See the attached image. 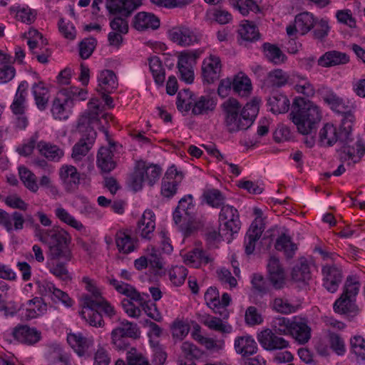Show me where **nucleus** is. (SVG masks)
Returning <instances> with one entry per match:
<instances>
[{
	"mask_svg": "<svg viewBox=\"0 0 365 365\" xmlns=\"http://www.w3.org/2000/svg\"><path fill=\"white\" fill-rule=\"evenodd\" d=\"M260 101L254 98L247 103L242 110L237 100L230 98L222 104L225 114V123L230 133L247 130L253 123L259 112Z\"/></svg>",
	"mask_w": 365,
	"mask_h": 365,
	"instance_id": "f257e3e1",
	"label": "nucleus"
},
{
	"mask_svg": "<svg viewBox=\"0 0 365 365\" xmlns=\"http://www.w3.org/2000/svg\"><path fill=\"white\" fill-rule=\"evenodd\" d=\"M36 236L41 242L48 245V258L63 259V260L72 259L73 254L70 247L71 236L65 230L60 227L43 230L38 226Z\"/></svg>",
	"mask_w": 365,
	"mask_h": 365,
	"instance_id": "f03ea898",
	"label": "nucleus"
},
{
	"mask_svg": "<svg viewBox=\"0 0 365 365\" xmlns=\"http://www.w3.org/2000/svg\"><path fill=\"white\" fill-rule=\"evenodd\" d=\"M289 115L298 131L302 135L310 133L322 118L319 108L301 97L294 100Z\"/></svg>",
	"mask_w": 365,
	"mask_h": 365,
	"instance_id": "7ed1b4c3",
	"label": "nucleus"
},
{
	"mask_svg": "<svg viewBox=\"0 0 365 365\" xmlns=\"http://www.w3.org/2000/svg\"><path fill=\"white\" fill-rule=\"evenodd\" d=\"M352 130H345L342 128V123L337 129L334 125L327 123L320 130L319 134V143L322 146H332L339 142L341 144L343 151L341 155V160H352L356 163L355 148L351 146L350 143L353 141Z\"/></svg>",
	"mask_w": 365,
	"mask_h": 365,
	"instance_id": "20e7f679",
	"label": "nucleus"
},
{
	"mask_svg": "<svg viewBox=\"0 0 365 365\" xmlns=\"http://www.w3.org/2000/svg\"><path fill=\"white\" fill-rule=\"evenodd\" d=\"M161 173L162 168L159 165L143 160L138 161L130 178L131 187L138 191L143 187V182L153 186L158 181Z\"/></svg>",
	"mask_w": 365,
	"mask_h": 365,
	"instance_id": "39448f33",
	"label": "nucleus"
},
{
	"mask_svg": "<svg viewBox=\"0 0 365 365\" xmlns=\"http://www.w3.org/2000/svg\"><path fill=\"white\" fill-rule=\"evenodd\" d=\"M359 291V283L353 277H347L341 295L334 304V312L341 314H356L355 298Z\"/></svg>",
	"mask_w": 365,
	"mask_h": 365,
	"instance_id": "423d86ee",
	"label": "nucleus"
},
{
	"mask_svg": "<svg viewBox=\"0 0 365 365\" xmlns=\"http://www.w3.org/2000/svg\"><path fill=\"white\" fill-rule=\"evenodd\" d=\"M220 235L232 236L241 227L240 215L233 206L225 205L221 207L219 215Z\"/></svg>",
	"mask_w": 365,
	"mask_h": 365,
	"instance_id": "0eeeda50",
	"label": "nucleus"
},
{
	"mask_svg": "<svg viewBox=\"0 0 365 365\" xmlns=\"http://www.w3.org/2000/svg\"><path fill=\"white\" fill-rule=\"evenodd\" d=\"M324 100L333 110L343 115L341 120L342 128L345 130H352L354 120V115L352 113L354 106L333 93L324 96Z\"/></svg>",
	"mask_w": 365,
	"mask_h": 365,
	"instance_id": "6e6552de",
	"label": "nucleus"
},
{
	"mask_svg": "<svg viewBox=\"0 0 365 365\" xmlns=\"http://www.w3.org/2000/svg\"><path fill=\"white\" fill-rule=\"evenodd\" d=\"M199 50L186 51L181 52L178 56V68L181 81L187 83H192L194 81L193 66L201 55Z\"/></svg>",
	"mask_w": 365,
	"mask_h": 365,
	"instance_id": "1a4fd4ad",
	"label": "nucleus"
},
{
	"mask_svg": "<svg viewBox=\"0 0 365 365\" xmlns=\"http://www.w3.org/2000/svg\"><path fill=\"white\" fill-rule=\"evenodd\" d=\"M257 339L261 346L269 351L285 349L290 346L289 341L268 328L259 332Z\"/></svg>",
	"mask_w": 365,
	"mask_h": 365,
	"instance_id": "9d476101",
	"label": "nucleus"
},
{
	"mask_svg": "<svg viewBox=\"0 0 365 365\" xmlns=\"http://www.w3.org/2000/svg\"><path fill=\"white\" fill-rule=\"evenodd\" d=\"M67 341L78 356L84 359L91 356L94 346L92 336L86 337L81 332L68 334Z\"/></svg>",
	"mask_w": 365,
	"mask_h": 365,
	"instance_id": "9b49d317",
	"label": "nucleus"
},
{
	"mask_svg": "<svg viewBox=\"0 0 365 365\" xmlns=\"http://www.w3.org/2000/svg\"><path fill=\"white\" fill-rule=\"evenodd\" d=\"M183 177L182 173L178 171L175 166L170 167L162 180L161 195L167 198L173 197L177 193Z\"/></svg>",
	"mask_w": 365,
	"mask_h": 365,
	"instance_id": "f8f14e48",
	"label": "nucleus"
},
{
	"mask_svg": "<svg viewBox=\"0 0 365 365\" xmlns=\"http://www.w3.org/2000/svg\"><path fill=\"white\" fill-rule=\"evenodd\" d=\"M170 40L182 46H189L200 41V36L191 28L186 26H178L169 31Z\"/></svg>",
	"mask_w": 365,
	"mask_h": 365,
	"instance_id": "ddd939ff",
	"label": "nucleus"
},
{
	"mask_svg": "<svg viewBox=\"0 0 365 365\" xmlns=\"http://www.w3.org/2000/svg\"><path fill=\"white\" fill-rule=\"evenodd\" d=\"M155 229V215L150 210H145L138 220L135 229L136 238L150 240L154 236Z\"/></svg>",
	"mask_w": 365,
	"mask_h": 365,
	"instance_id": "4468645a",
	"label": "nucleus"
},
{
	"mask_svg": "<svg viewBox=\"0 0 365 365\" xmlns=\"http://www.w3.org/2000/svg\"><path fill=\"white\" fill-rule=\"evenodd\" d=\"M128 17L116 15L110 20V26L113 31L110 32L108 36V40L110 46L119 48L123 42L122 35L128 31V22L127 21Z\"/></svg>",
	"mask_w": 365,
	"mask_h": 365,
	"instance_id": "2eb2a0df",
	"label": "nucleus"
},
{
	"mask_svg": "<svg viewBox=\"0 0 365 365\" xmlns=\"http://www.w3.org/2000/svg\"><path fill=\"white\" fill-rule=\"evenodd\" d=\"M222 71V63L219 56L210 54L205 58L202 64V76L208 84L219 80Z\"/></svg>",
	"mask_w": 365,
	"mask_h": 365,
	"instance_id": "dca6fc26",
	"label": "nucleus"
},
{
	"mask_svg": "<svg viewBox=\"0 0 365 365\" xmlns=\"http://www.w3.org/2000/svg\"><path fill=\"white\" fill-rule=\"evenodd\" d=\"M323 285L331 293H334L341 282L343 275L340 267L326 264L322 267Z\"/></svg>",
	"mask_w": 365,
	"mask_h": 365,
	"instance_id": "f3484780",
	"label": "nucleus"
},
{
	"mask_svg": "<svg viewBox=\"0 0 365 365\" xmlns=\"http://www.w3.org/2000/svg\"><path fill=\"white\" fill-rule=\"evenodd\" d=\"M11 335L16 341L27 345L35 344L41 338V331L35 327L20 324L13 328Z\"/></svg>",
	"mask_w": 365,
	"mask_h": 365,
	"instance_id": "a211bd4d",
	"label": "nucleus"
},
{
	"mask_svg": "<svg viewBox=\"0 0 365 365\" xmlns=\"http://www.w3.org/2000/svg\"><path fill=\"white\" fill-rule=\"evenodd\" d=\"M72 108L71 101L62 93L58 92L52 102L51 111L55 119L65 120L69 118Z\"/></svg>",
	"mask_w": 365,
	"mask_h": 365,
	"instance_id": "6ab92c4d",
	"label": "nucleus"
},
{
	"mask_svg": "<svg viewBox=\"0 0 365 365\" xmlns=\"http://www.w3.org/2000/svg\"><path fill=\"white\" fill-rule=\"evenodd\" d=\"M267 271L270 283L275 289H281L284 284V272L277 257L274 256L269 257Z\"/></svg>",
	"mask_w": 365,
	"mask_h": 365,
	"instance_id": "aec40b11",
	"label": "nucleus"
},
{
	"mask_svg": "<svg viewBox=\"0 0 365 365\" xmlns=\"http://www.w3.org/2000/svg\"><path fill=\"white\" fill-rule=\"evenodd\" d=\"M106 6L113 16H130L138 5L133 0H106Z\"/></svg>",
	"mask_w": 365,
	"mask_h": 365,
	"instance_id": "412c9836",
	"label": "nucleus"
},
{
	"mask_svg": "<svg viewBox=\"0 0 365 365\" xmlns=\"http://www.w3.org/2000/svg\"><path fill=\"white\" fill-rule=\"evenodd\" d=\"M264 227L260 222L255 220L252 222L245 237V251L247 255H252L255 250L257 242L260 238Z\"/></svg>",
	"mask_w": 365,
	"mask_h": 365,
	"instance_id": "4be33fe9",
	"label": "nucleus"
},
{
	"mask_svg": "<svg viewBox=\"0 0 365 365\" xmlns=\"http://www.w3.org/2000/svg\"><path fill=\"white\" fill-rule=\"evenodd\" d=\"M24 222L21 213L16 211L9 214L0 209V225L4 226L7 232H11L14 229L16 230H22Z\"/></svg>",
	"mask_w": 365,
	"mask_h": 365,
	"instance_id": "5701e85b",
	"label": "nucleus"
},
{
	"mask_svg": "<svg viewBox=\"0 0 365 365\" xmlns=\"http://www.w3.org/2000/svg\"><path fill=\"white\" fill-rule=\"evenodd\" d=\"M349 61V57L346 53L338 51H329L324 53L317 61L319 66L329 68L346 64Z\"/></svg>",
	"mask_w": 365,
	"mask_h": 365,
	"instance_id": "b1692460",
	"label": "nucleus"
},
{
	"mask_svg": "<svg viewBox=\"0 0 365 365\" xmlns=\"http://www.w3.org/2000/svg\"><path fill=\"white\" fill-rule=\"evenodd\" d=\"M289 335L300 344L307 343L311 337V328L308 326L307 321L305 319L297 320L294 317Z\"/></svg>",
	"mask_w": 365,
	"mask_h": 365,
	"instance_id": "393cba45",
	"label": "nucleus"
},
{
	"mask_svg": "<svg viewBox=\"0 0 365 365\" xmlns=\"http://www.w3.org/2000/svg\"><path fill=\"white\" fill-rule=\"evenodd\" d=\"M135 29L138 31L146 29H157L160 26V20L153 14L147 12H139L133 21Z\"/></svg>",
	"mask_w": 365,
	"mask_h": 365,
	"instance_id": "a878e982",
	"label": "nucleus"
},
{
	"mask_svg": "<svg viewBox=\"0 0 365 365\" xmlns=\"http://www.w3.org/2000/svg\"><path fill=\"white\" fill-rule=\"evenodd\" d=\"M108 282L118 293L126 296L130 300H133L136 302L143 300V295L145 294H140L132 285L128 283L119 282L113 277H108Z\"/></svg>",
	"mask_w": 365,
	"mask_h": 365,
	"instance_id": "bb28decb",
	"label": "nucleus"
},
{
	"mask_svg": "<svg viewBox=\"0 0 365 365\" xmlns=\"http://www.w3.org/2000/svg\"><path fill=\"white\" fill-rule=\"evenodd\" d=\"M28 83L22 81L18 86L10 108L14 115L24 114L26 110Z\"/></svg>",
	"mask_w": 365,
	"mask_h": 365,
	"instance_id": "cd10ccee",
	"label": "nucleus"
},
{
	"mask_svg": "<svg viewBox=\"0 0 365 365\" xmlns=\"http://www.w3.org/2000/svg\"><path fill=\"white\" fill-rule=\"evenodd\" d=\"M234 347L237 354L243 356H251L257 351V344L249 335L237 336L235 339Z\"/></svg>",
	"mask_w": 365,
	"mask_h": 365,
	"instance_id": "c85d7f7f",
	"label": "nucleus"
},
{
	"mask_svg": "<svg viewBox=\"0 0 365 365\" xmlns=\"http://www.w3.org/2000/svg\"><path fill=\"white\" fill-rule=\"evenodd\" d=\"M292 279L297 282L308 284L312 279L310 267L307 259L301 257L298 259L292 271Z\"/></svg>",
	"mask_w": 365,
	"mask_h": 365,
	"instance_id": "c756f323",
	"label": "nucleus"
},
{
	"mask_svg": "<svg viewBox=\"0 0 365 365\" xmlns=\"http://www.w3.org/2000/svg\"><path fill=\"white\" fill-rule=\"evenodd\" d=\"M96 136V132L92 131L86 138H82L74 145L71 155L74 160L79 161L88 154L94 143Z\"/></svg>",
	"mask_w": 365,
	"mask_h": 365,
	"instance_id": "7c9ffc66",
	"label": "nucleus"
},
{
	"mask_svg": "<svg viewBox=\"0 0 365 365\" xmlns=\"http://www.w3.org/2000/svg\"><path fill=\"white\" fill-rule=\"evenodd\" d=\"M71 260H63V259H50L47 262V267L49 272L57 278L68 282L71 280L72 277L68 272L66 264Z\"/></svg>",
	"mask_w": 365,
	"mask_h": 365,
	"instance_id": "2f4dec72",
	"label": "nucleus"
},
{
	"mask_svg": "<svg viewBox=\"0 0 365 365\" xmlns=\"http://www.w3.org/2000/svg\"><path fill=\"white\" fill-rule=\"evenodd\" d=\"M98 92L111 93L118 87L117 78L111 70H103L98 76Z\"/></svg>",
	"mask_w": 365,
	"mask_h": 365,
	"instance_id": "473e14b6",
	"label": "nucleus"
},
{
	"mask_svg": "<svg viewBox=\"0 0 365 365\" xmlns=\"http://www.w3.org/2000/svg\"><path fill=\"white\" fill-rule=\"evenodd\" d=\"M267 105L272 113L279 114L285 113L289 110L290 102L284 94L274 93L268 98Z\"/></svg>",
	"mask_w": 365,
	"mask_h": 365,
	"instance_id": "72a5a7b5",
	"label": "nucleus"
},
{
	"mask_svg": "<svg viewBox=\"0 0 365 365\" xmlns=\"http://www.w3.org/2000/svg\"><path fill=\"white\" fill-rule=\"evenodd\" d=\"M212 259L209 254L200 248L196 247L186 253L184 261L186 264L193 267H199L201 264H207Z\"/></svg>",
	"mask_w": 365,
	"mask_h": 365,
	"instance_id": "f704fd0d",
	"label": "nucleus"
},
{
	"mask_svg": "<svg viewBox=\"0 0 365 365\" xmlns=\"http://www.w3.org/2000/svg\"><path fill=\"white\" fill-rule=\"evenodd\" d=\"M217 100L209 96H202L194 103L192 113L194 115H205L212 112L216 107Z\"/></svg>",
	"mask_w": 365,
	"mask_h": 365,
	"instance_id": "c9c22d12",
	"label": "nucleus"
},
{
	"mask_svg": "<svg viewBox=\"0 0 365 365\" xmlns=\"http://www.w3.org/2000/svg\"><path fill=\"white\" fill-rule=\"evenodd\" d=\"M36 147L41 155L51 161L58 162L64 155L62 148L50 143L40 141Z\"/></svg>",
	"mask_w": 365,
	"mask_h": 365,
	"instance_id": "e433bc0d",
	"label": "nucleus"
},
{
	"mask_svg": "<svg viewBox=\"0 0 365 365\" xmlns=\"http://www.w3.org/2000/svg\"><path fill=\"white\" fill-rule=\"evenodd\" d=\"M113 154L108 148L101 147L97 155V165L103 173H110L116 166L113 159Z\"/></svg>",
	"mask_w": 365,
	"mask_h": 365,
	"instance_id": "4c0bfd02",
	"label": "nucleus"
},
{
	"mask_svg": "<svg viewBox=\"0 0 365 365\" xmlns=\"http://www.w3.org/2000/svg\"><path fill=\"white\" fill-rule=\"evenodd\" d=\"M138 240L133 238L125 232H118L115 235V244L120 252L129 254L136 249Z\"/></svg>",
	"mask_w": 365,
	"mask_h": 365,
	"instance_id": "58836bf2",
	"label": "nucleus"
},
{
	"mask_svg": "<svg viewBox=\"0 0 365 365\" xmlns=\"http://www.w3.org/2000/svg\"><path fill=\"white\" fill-rule=\"evenodd\" d=\"M173 217L175 223L185 235H190L196 229L192 222L194 216L185 215L182 211L175 208Z\"/></svg>",
	"mask_w": 365,
	"mask_h": 365,
	"instance_id": "ea45409f",
	"label": "nucleus"
},
{
	"mask_svg": "<svg viewBox=\"0 0 365 365\" xmlns=\"http://www.w3.org/2000/svg\"><path fill=\"white\" fill-rule=\"evenodd\" d=\"M83 309L80 312L81 317L91 326L95 327H102L104 325L103 317L100 312H98L96 307L91 306H86L82 304Z\"/></svg>",
	"mask_w": 365,
	"mask_h": 365,
	"instance_id": "a19ab883",
	"label": "nucleus"
},
{
	"mask_svg": "<svg viewBox=\"0 0 365 365\" xmlns=\"http://www.w3.org/2000/svg\"><path fill=\"white\" fill-rule=\"evenodd\" d=\"M29 307L26 308L24 318L29 321L35 319L43 314L46 309L47 305L45 304L41 298L34 297L28 301Z\"/></svg>",
	"mask_w": 365,
	"mask_h": 365,
	"instance_id": "79ce46f5",
	"label": "nucleus"
},
{
	"mask_svg": "<svg viewBox=\"0 0 365 365\" xmlns=\"http://www.w3.org/2000/svg\"><path fill=\"white\" fill-rule=\"evenodd\" d=\"M274 247L277 250L283 252L287 259H292L297 250V245L286 234H282L279 236L276 240Z\"/></svg>",
	"mask_w": 365,
	"mask_h": 365,
	"instance_id": "37998d69",
	"label": "nucleus"
},
{
	"mask_svg": "<svg viewBox=\"0 0 365 365\" xmlns=\"http://www.w3.org/2000/svg\"><path fill=\"white\" fill-rule=\"evenodd\" d=\"M59 175L63 182L71 188L76 187L80 182V173L73 165H63L60 168Z\"/></svg>",
	"mask_w": 365,
	"mask_h": 365,
	"instance_id": "c03bdc74",
	"label": "nucleus"
},
{
	"mask_svg": "<svg viewBox=\"0 0 365 365\" xmlns=\"http://www.w3.org/2000/svg\"><path fill=\"white\" fill-rule=\"evenodd\" d=\"M264 56L267 60L275 65H279L286 61L287 57L276 45L270 43H264L262 45Z\"/></svg>",
	"mask_w": 365,
	"mask_h": 365,
	"instance_id": "a18cd8bd",
	"label": "nucleus"
},
{
	"mask_svg": "<svg viewBox=\"0 0 365 365\" xmlns=\"http://www.w3.org/2000/svg\"><path fill=\"white\" fill-rule=\"evenodd\" d=\"M232 82L233 91L241 96H247L252 91V83L250 79L243 73L236 75Z\"/></svg>",
	"mask_w": 365,
	"mask_h": 365,
	"instance_id": "49530a36",
	"label": "nucleus"
},
{
	"mask_svg": "<svg viewBox=\"0 0 365 365\" xmlns=\"http://www.w3.org/2000/svg\"><path fill=\"white\" fill-rule=\"evenodd\" d=\"M317 23V18L309 12H302L295 17V24L299 31L304 35L310 31Z\"/></svg>",
	"mask_w": 365,
	"mask_h": 365,
	"instance_id": "de8ad7c7",
	"label": "nucleus"
},
{
	"mask_svg": "<svg viewBox=\"0 0 365 365\" xmlns=\"http://www.w3.org/2000/svg\"><path fill=\"white\" fill-rule=\"evenodd\" d=\"M32 93L37 107L40 110H44L48 101V90L45 83L42 81L34 83Z\"/></svg>",
	"mask_w": 365,
	"mask_h": 365,
	"instance_id": "09e8293b",
	"label": "nucleus"
},
{
	"mask_svg": "<svg viewBox=\"0 0 365 365\" xmlns=\"http://www.w3.org/2000/svg\"><path fill=\"white\" fill-rule=\"evenodd\" d=\"M238 34L245 41H254L259 38L260 34L252 22L244 20L238 30Z\"/></svg>",
	"mask_w": 365,
	"mask_h": 365,
	"instance_id": "8fccbe9b",
	"label": "nucleus"
},
{
	"mask_svg": "<svg viewBox=\"0 0 365 365\" xmlns=\"http://www.w3.org/2000/svg\"><path fill=\"white\" fill-rule=\"evenodd\" d=\"M287 72L280 68H276L268 73L265 82L272 87L280 88L285 86L289 80Z\"/></svg>",
	"mask_w": 365,
	"mask_h": 365,
	"instance_id": "3c124183",
	"label": "nucleus"
},
{
	"mask_svg": "<svg viewBox=\"0 0 365 365\" xmlns=\"http://www.w3.org/2000/svg\"><path fill=\"white\" fill-rule=\"evenodd\" d=\"M148 62L155 82L158 85H163L165 78V72L160 58L156 56H152L148 58Z\"/></svg>",
	"mask_w": 365,
	"mask_h": 365,
	"instance_id": "603ef678",
	"label": "nucleus"
},
{
	"mask_svg": "<svg viewBox=\"0 0 365 365\" xmlns=\"http://www.w3.org/2000/svg\"><path fill=\"white\" fill-rule=\"evenodd\" d=\"M202 197L206 203L212 207L218 208L225 205V197L217 189L212 188L205 190Z\"/></svg>",
	"mask_w": 365,
	"mask_h": 365,
	"instance_id": "864d4df0",
	"label": "nucleus"
},
{
	"mask_svg": "<svg viewBox=\"0 0 365 365\" xmlns=\"http://www.w3.org/2000/svg\"><path fill=\"white\" fill-rule=\"evenodd\" d=\"M19 174L21 180L25 187L33 192H36L38 190V185L36 181V175L24 166L19 168Z\"/></svg>",
	"mask_w": 365,
	"mask_h": 365,
	"instance_id": "5fc2aeb1",
	"label": "nucleus"
},
{
	"mask_svg": "<svg viewBox=\"0 0 365 365\" xmlns=\"http://www.w3.org/2000/svg\"><path fill=\"white\" fill-rule=\"evenodd\" d=\"M56 217L63 223H66L78 231L85 229L83 225L75 219L66 209L59 206L55 210Z\"/></svg>",
	"mask_w": 365,
	"mask_h": 365,
	"instance_id": "6e6d98bb",
	"label": "nucleus"
},
{
	"mask_svg": "<svg viewBox=\"0 0 365 365\" xmlns=\"http://www.w3.org/2000/svg\"><path fill=\"white\" fill-rule=\"evenodd\" d=\"M10 11L16 13L18 20L29 24L35 21L37 15L36 11L31 9L29 6L20 7L19 6H14L10 8Z\"/></svg>",
	"mask_w": 365,
	"mask_h": 365,
	"instance_id": "4d7b16f0",
	"label": "nucleus"
},
{
	"mask_svg": "<svg viewBox=\"0 0 365 365\" xmlns=\"http://www.w3.org/2000/svg\"><path fill=\"white\" fill-rule=\"evenodd\" d=\"M273 310L282 314H289L296 312L299 306L294 305L288 302L287 299L281 297H277L271 303Z\"/></svg>",
	"mask_w": 365,
	"mask_h": 365,
	"instance_id": "13d9d810",
	"label": "nucleus"
},
{
	"mask_svg": "<svg viewBox=\"0 0 365 365\" xmlns=\"http://www.w3.org/2000/svg\"><path fill=\"white\" fill-rule=\"evenodd\" d=\"M203 324L210 329L222 333L229 334L232 331V327L222 322L220 318L208 316L203 322Z\"/></svg>",
	"mask_w": 365,
	"mask_h": 365,
	"instance_id": "bf43d9fd",
	"label": "nucleus"
},
{
	"mask_svg": "<svg viewBox=\"0 0 365 365\" xmlns=\"http://www.w3.org/2000/svg\"><path fill=\"white\" fill-rule=\"evenodd\" d=\"M118 332L125 337L137 339L140 337V331L137 324L123 320L120 322V326L113 329Z\"/></svg>",
	"mask_w": 365,
	"mask_h": 365,
	"instance_id": "052dcab7",
	"label": "nucleus"
},
{
	"mask_svg": "<svg viewBox=\"0 0 365 365\" xmlns=\"http://www.w3.org/2000/svg\"><path fill=\"white\" fill-rule=\"evenodd\" d=\"M85 301L86 306H91L97 309L100 308L106 316L110 318L115 314L114 307L103 296L97 298L95 301L91 300V298L87 297Z\"/></svg>",
	"mask_w": 365,
	"mask_h": 365,
	"instance_id": "680f3d73",
	"label": "nucleus"
},
{
	"mask_svg": "<svg viewBox=\"0 0 365 365\" xmlns=\"http://www.w3.org/2000/svg\"><path fill=\"white\" fill-rule=\"evenodd\" d=\"M148 295L144 294L142 301L138 303L142 307L145 313L152 319L155 322H160L163 319L162 315L157 308L155 303L152 302L150 300H147Z\"/></svg>",
	"mask_w": 365,
	"mask_h": 365,
	"instance_id": "e2e57ef3",
	"label": "nucleus"
},
{
	"mask_svg": "<svg viewBox=\"0 0 365 365\" xmlns=\"http://www.w3.org/2000/svg\"><path fill=\"white\" fill-rule=\"evenodd\" d=\"M293 320L284 317L274 318L272 322V330L279 335H289Z\"/></svg>",
	"mask_w": 365,
	"mask_h": 365,
	"instance_id": "0e129e2a",
	"label": "nucleus"
},
{
	"mask_svg": "<svg viewBox=\"0 0 365 365\" xmlns=\"http://www.w3.org/2000/svg\"><path fill=\"white\" fill-rule=\"evenodd\" d=\"M172 336L175 340H183L190 331V326L187 323L176 319L172 324L171 327Z\"/></svg>",
	"mask_w": 365,
	"mask_h": 365,
	"instance_id": "69168bd1",
	"label": "nucleus"
},
{
	"mask_svg": "<svg viewBox=\"0 0 365 365\" xmlns=\"http://www.w3.org/2000/svg\"><path fill=\"white\" fill-rule=\"evenodd\" d=\"M205 300L207 305L211 308L215 313L221 314L219 311L220 293L216 287H209L205 293Z\"/></svg>",
	"mask_w": 365,
	"mask_h": 365,
	"instance_id": "338daca9",
	"label": "nucleus"
},
{
	"mask_svg": "<svg viewBox=\"0 0 365 365\" xmlns=\"http://www.w3.org/2000/svg\"><path fill=\"white\" fill-rule=\"evenodd\" d=\"M180 349L183 356L189 361L200 359L202 355V352L196 345L187 341L182 344Z\"/></svg>",
	"mask_w": 365,
	"mask_h": 365,
	"instance_id": "774afa93",
	"label": "nucleus"
}]
</instances>
